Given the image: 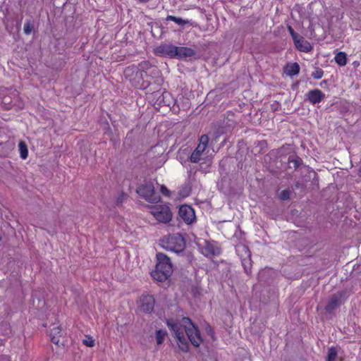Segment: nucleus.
Returning <instances> with one entry per match:
<instances>
[{"label":"nucleus","mask_w":361,"mask_h":361,"mask_svg":"<svg viewBox=\"0 0 361 361\" xmlns=\"http://www.w3.org/2000/svg\"><path fill=\"white\" fill-rule=\"evenodd\" d=\"M124 198H125V195H124V194H122V195H121V197H119V198H118V202H122V200H123V199H124Z\"/></svg>","instance_id":"f704fd0d"},{"label":"nucleus","mask_w":361,"mask_h":361,"mask_svg":"<svg viewBox=\"0 0 361 361\" xmlns=\"http://www.w3.org/2000/svg\"><path fill=\"white\" fill-rule=\"evenodd\" d=\"M42 325L44 327H48V332H50L54 329H58L61 326V324L57 317H51V319H49L47 322L43 323Z\"/></svg>","instance_id":"2eb2a0df"},{"label":"nucleus","mask_w":361,"mask_h":361,"mask_svg":"<svg viewBox=\"0 0 361 361\" xmlns=\"http://www.w3.org/2000/svg\"><path fill=\"white\" fill-rule=\"evenodd\" d=\"M176 49V46L164 43L154 48V52L157 56L175 58Z\"/></svg>","instance_id":"1a4fd4ad"},{"label":"nucleus","mask_w":361,"mask_h":361,"mask_svg":"<svg viewBox=\"0 0 361 361\" xmlns=\"http://www.w3.org/2000/svg\"><path fill=\"white\" fill-rule=\"evenodd\" d=\"M300 66L297 63H288L284 68V72L286 75L293 76L299 73Z\"/></svg>","instance_id":"dca6fc26"},{"label":"nucleus","mask_w":361,"mask_h":361,"mask_svg":"<svg viewBox=\"0 0 361 361\" xmlns=\"http://www.w3.org/2000/svg\"><path fill=\"white\" fill-rule=\"evenodd\" d=\"M154 298L149 294H142L138 300V310L140 313L151 314L154 307Z\"/></svg>","instance_id":"6e6552de"},{"label":"nucleus","mask_w":361,"mask_h":361,"mask_svg":"<svg viewBox=\"0 0 361 361\" xmlns=\"http://www.w3.org/2000/svg\"><path fill=\"white\" fill-rule=\"evenodd\" d=\"M160 190L165 196L170 195V191L165 185H161Z\"/></svg>","instance_id":"c85d7f7f"},{"label":"nucleus","mask_w":361,"mask_h":361,"mask_svg":"<svg viewBox=\"0 0 361 361\" xmlns=\"http://www.w3.org/2000/svg\"><path fill=\"white\" fill-rule=\"evenodd\" d=\"M149 212L161 223H168L171 220L172 214L169 207L166 204L149 206Z\"/></svg>","instance_id":"423d86ee"},{"label":"nucleus","mask_w":361,"mask_h":361,"mask_svg":"<svg viewBox=\"0 0 361 361\" xmlns=\"http://www.w3.org/2000/svg\"><path fill=\"white\" fill-rule=\"evenodd\" d=\"M338 300L336 297H332L330 299V301L326 306L327 312H330L332 309H334L337 305Z\"/></svg>","instance_id":"5701e85b"},{"label":"nucleus","mask_w":361,"mask_h":361,"mask_svg":"<svg viewBox=\"0 0 361 361\" xmlns=\"http://www.w3.org/2000/svg\"><path fill=\"white\" fill-rule=\"evenodd\" d=\"M84 345L88 347H93L94 345V340L91 336H87L85 339L82 341Z\"/></svg>","instance_id":"b1692460"},{"label":"nucleus","mask_w":361,"mask_h":361,"mask_svg":"<svg viewBox=\"0 0 361 361\" xmlns=\"http://www.w3.org/2000/svg\"><path fill=\"white\" fill-rule=\"evenodd\" d=\"M161 245L166 250L180 252L185 247V241L181 235L176 233L164 236L161 240Z\"/></svg>","instance_id":"f03ea898"},{"label":"nucleus","mask_w":361,"mask_h":361,"mask_svg":"<svg viewBox=\"0 0 361 361\" xmlns=\"http://www.w3.org/2000/svg\"><path fill=\"white\" fill-rule=\"evenodd\" d=\"M0 361H11L10 358L6 355H0Z\"/></svg>","instance_id":"2f4dec72"},{"label":"nucleus","mask_w":361,"mask_h":361,"mask_svg":"<svg viewBox=\"0 0 361 361\" xmlns=\"http://www.w3.org/2000/svg\"><path fill=\"white\" fill-rule=\"evenodd\" d=\"M167 20H171L177 23L178 25H183L189 23L188 20H183L181 18H178L173 16H168L166 18Z\"/></svg>","instance_id":"412c9836"},{"label":"nucleus","mask_w":361,"mask_h":361,"mask_svg":"<svg viewBox=\"0 0 361 361\" xmlns=\"http://www.w3.org/2000/svg\"><path fill=\"white\" fill-rule=\"evenodd\" d=\"M296 48L303 52H309L312 50V46L309 42L305 40L302 37L300 36L294 41Z\"/></svg>","instance_id":"ddd939ff"},{"label":"nucleus","mask_w":361,"mask_h":361,"mask_svg":"<svg viewBox=\"0 0 361 361\" xmlns=\"http://www.w3.org/2000/svg\"><path fill=\"white\" fill-rule=\"evenodd\" d=\"M157 262L152 276L158 281H164L171 276L173 272L170 259L163 253L157 255Z\"/></svg>","instance_id":"f257e3e1"},{"label":"nucleus","mask_w":361,"mask_h":361,"mask_svg":"<svg viewBox=\"0 0 361 361\" xmlns=\"http://www.w3.org/2000/svg\"><path fill=\"white\" fill-rule=\"evenodd\" d=\"M167 324L171 329L174 332L176 338L178 341V347L183 352L189 350V343L188 338L184 336L183 325H178L174 323L172 319L167 320Z\"/></svg>","instance_id":"39448f33"},{"label":"nucleus","mask_w":361,"mask_h":361,"mask_svg":"<svg viewBox=\"0 0 361 361\" xmlns=\"http://www.w3.org/2000/svg\"><path fill=\"white\" fill-rule=\"evenodd\" d=\"M219 249H218V247H216V249L213 248V249L211 250V253H212V255H217V254H219Z\"/></svg>","instance_id":"473e14b6"},{"label":"nucleus","mask_w":361,"mask_h":361,"mask_svg":"<svg viewBox=\"0 0 361 361\" xmlns=\"http://www.w3.org/2000/svg\"><path fill=\"white\" fill-rule=\"evenodd\" d=\"M18 148L20 151V157L23 159H25L28 155V150L26 143L24 141H20L18 143Z\"/></svg>","instance_id":"f3484780"},{"label":"nucleus","mask_w":361,"mask_h":361,"mask_svg":"<svg viewBox=\"0 0 361 361\" xmlns=\"http://www.w3.org/2000/svg\"><path fill=\"white\" fill-rule=\"evenodd\" d=\"M322 75H323L322 72L319 71H317L316 73H314L313 74V77L316 79H319L322 77Z\"/></svg>","instance_id":"7c9ffc66"},{"label":"nucleus","mask_w":361,"mask_h":361,"mask_svg":"<svg viewBox=\"0 0 361 361\" xmlns=\"http://www.w3.org/2000/svg\"><path fill=\"white\" fill-rule=\"evenodd\" d=\"M3 103L5 104V105H8L6 106L7 109L10 108L11 106V102L9 101V99L8 97H4L3 99Z\"/></svg>","instance_id":"c756f323"},{"label":"nucleus","mask_w":361,"mask_h":361,"mask_svg":"<svg viewBox=\"0 0 361 361\" xmlns=\"http://www.w3.org/2000/svg\"><path fill=\"white\" fill-rule=\"evenodd\" d=\"M49 334L52 343L57 345H60L61 344L62 345L61 343V338L63 336V328L61 326L59 327L58 329L51 331L49 332Z\"/></svg>","instance_id":"4468645a"},{"label":"nucleus","mask_w":361,"mask_h":361,"mask_svg":"<svg viewBox=\"0 0 361 361\" xmlns=\"http://www.w3.org/2000/svg\"><path fill=\"white\" fill-rule=\"evenodd\" d=\"M142 77L143 76V71H136V77L134 78H129L130 81L133 83V85L136 86V87H144V85H140V81L136 79L137 77Z\"/></svg>","instance_id":"4be33fe9"},{"label":"nucleus","mask_w":361,"mask_h":361,"mask_svg":"<svg viewBox=\"0 0 361 361\" xmlns=\"http://www.w3.org/2000/svg\"><path fill=\"white\" fill-rule=\"evenodd\" d=\"M337 357V350L334 347L329 348L326 361H336Z\"/></svg>","instance_id":"6ab92c4d"},{"label":"nucleus","mask_w":361,"mask_h":361,"mask_svg":"<svg viewBox=\"0 0 361 361\" xmlns=\"http://www.w3.org/2000/svg\"><path fill=\"white\" fill-rule=\"evenodd\" d=\"M335 61L341 66H343L347 63L346 54L344 52H339L335 56Z\"/></svg>","instance_id":"a211bd4d"},{"label":"nucleus","mask_w":361,"mask_h":361,"mask_svg":"<svg viewBox=\"0 0 361 361\" xmlns=\"http://www.w3.org/2000/svg\"><path fill=\"white\" fill-rule=\"evenodd\" d=\"M144 66H147V63H141V64H140V68H139V70H142V69H143V68H144Z\"/></svg>","instance_id":"72a5a7b5"},{"label":"nucleus","mask_w":361,"mask_h":361,"mask_svg":"<svg viewBox=\"0 0 361 361\" xmlns=\"http://www.w3.org/2000/svg\"><path fill=\"white\" fill-rule=\"evenodd\" d=\"M166 335V331H164L162 329H159L156 331V340L158 345H161L164 342Z\"/></svg>","instance_id":"aec40b11"},{"label":"nucleus","mask_w":361,"mask_h":361,"mask_svg":"<svg viewBox=\"0 0 361 361\" xmlns=\"http://www.w3.org/2000/svg\"><path fill=\"white\" fill-rule=\"evenodd\" d=\"M280 198L283 200H288L289 198V192L288 190H283L280 193Z\"/></svg>","instance_id":"bb28decb"},{"label":"nucleus","mask_w":361,"mask_h":361,"mask_svg":"<svg viewBox=\"0 0 361 361\" xmlns=\"http://www.w3.org/2000/svg\"><path fill=\"white\" fill-rule=\"evenodd\" d=\"M136 69L137 68H135V67L126 68V71H125V75H126V78H129L130 75V73H134Z\"/></svg>","instance_id":"cd10ccee"},{"label":"nucleus","mask_w":361,"mask_h":361,"mask_svg":"<svg viewBox=\"0 0 361 361\" xmlns=\"http://www.w3.org/2000/svg\"><path fill=\"white\" fill-rule=\"evenodd\" d=\"M137 193L151 203H157L160 200V197L154 192V188L152 183H145L140 185L137 189Z\"/></svg>","instance_id":"0eeeda50"},{"label":"nucleus","mask_w":361,"mask_h":361,"mask_svg":"<svg viewBox=\"0 0 361 361\" xmlns=\"http://www.w3.org/2000/svg\"><path fill=\"white\" fill-rule=\"evenodd\" d=\"M175 58H186L190 57L195 55V51L189 47H176V46Z\"/></svg>","instance_id":"9b49d317"},{"label":"nucleus","mask_w":361,"mask_h":361,"mask_svg":"<svg viewBox=\"0 0 361 361\" xmlns=\"http://www.w3.org/2000/svg\"><path fill=\"white\" fill-rule=\"evenodd\" d=\"M180 218L187 224H192L195 220L194 209L188 205H182L178 211Z\"/></svg>","instance_id":"9d476101"},{"label":"nucleus","mask_w":361,"mask_h":361,"mask_svg":"<svg viewBox=\"0 0 361 361\" xmlns=\"http://www.w3.org/2000/svg\"><path fill=\"white\" fill-rule=\"evenodd\" d=\"M309 101L313 104L319 103L324 98V94L320 90H314L309 91L307 94Z\"/></svg>","instance_id":"f8f14e48"},{"label":"nucleus","mask_w":361,"mask_h":361,"mask_svg":"<svg viewBox=\"0 0 361 361\" xmlns=\"http://www.w3.org/2000/svg\"><path fill=\"white\" fill-rule=\"evenodd\" d=\"M208 142L209 137L207 135L201 136L199 145L190 156V161L192 162L197 163L202 160L207 161L209 159Z\"/></svg>","instance_id":"20e7f679"},{"label":"nucleus","mask_w":361,"mask_h":361,"mask_svg":"<svg viewBox=\"0 0 361 361\" xmlns=\"http://www.w3.org/2000/svg\"><path fill=\"white\" fill-rule=\"evenodd\" d=\"M288 31H289V32H290V35H291V37H292V38H293V41H294L295 39H298V37H300V35H298V34H297V33L293 30V29L290 26H288Z\"/></svg>","instance_id":"a878e982"},{"label":"nucleus","mask_w":361,"mask_h":361,"mask_svg":"<svg viewBox=\"0 0 361 361\" xmlns=\"http://www.w3.org/2000/svg\"><path fill=\"white\" fill-rule=\"evenodd\" d=\"M359 173H360V175H361V167L360 168Z\"/></svg>","instance_id":"c9c22d12"},{"label":"nucleus","mask_w":361,"mask_h":361,"mask_svg":"<svg viewBox=\"0 0 361 361\" xmlns=\"http://www.w3.org/2000/svg\"><path fill=\"white\" fill-rule=\"evenodd\" d=\"M183 332L186 333L188 338L195 347H199L202 342L200 331L191 322L190 317H183Z\"/></svg>","instance_id":"7ed1b4c3"},{"label":"nucleus","mask_w":361,"mask_h":361,"mask_svg":"<svg viewBox=\"0 0 361 361\" xmlns=\"http://www.w3.org/2000/svg\"><path fill=\"white\" fill-rule=\"evenodd\" d=\"M32 25H31L30 23H26L25 25H24V32L26 34V35H29L31 33L32 30Z\"/></svg>","instance_id":"393cba45"}]
</instances>
